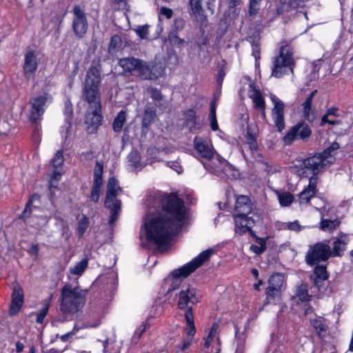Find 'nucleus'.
Instances as JSON below:
<instances>
[{
    "mask_svg": "<svg viewBox=\"0 0 353 353\" xmlns=\"http://www.w3.org/2000/svg\"><path fill=\"white\" fill-rule=\"evenodd\" d=\"M144 221H188L191 214L175 193L150 196Z\"/></svg>",
    "mask_w": 353,
    "mask_h": 353,
    "instance_id": "obj_1",
    "label": "nucleus"
},
{
    "mask_svg": "<svg viewBox=\"0 0 353 353\" xmlns=\"http://www.w3.org/2000/svg\"><path fill=\"white\" fill-rule=\"evenodd\" d=\"M183 222H144L140 229L141 239L157 248L167 246L180 231Z\"/></svg>",
    "mask_w": 353,
    "mask_h": 353,
    "instance_id": "obj_2",
    "label": "nucleus"
},
{
    "mask_svg": "<svg viewBox=\"0 0 353 353\" xmlns=\"http://www.w3.org/2000/svg\"><path fill=\"white\" fill-rule=\"evenodd\" d=\"M87 290L70 284L61 290L59 309L64 315L73 316L83 307L86 301Z\"/></svg>",
    "mask_w": 353,
    "mask_h": 353,
    "instance_id": "obj_3",
    "label": "nucleus"
},
{
    "mask_svg": "<svg viewBox=\"0 0 353 353\" xmlns=\"http://www.w3.org/2000/svg\"><path fill=\"white\" fill-rule=\"evenodd\" d=\"M212 253V250H205L191 261L173 270L168 278V281H171L168 292H170L179 288L182 282V279L188 277L205 261H208Z\"/></svg>",
    "mask_w": 353,
    "mask_h": 353,
    "instance_id": "obj_4",
    "label": "nucleus"
},
{
    "mask_svg": "<svg viewBox=\"0 0 353 353\" xmlns=\"http://www.w3.org/2000/svg\"><path fill=\"white\" fill-rule=\"evenodd\" d=\"M101 80L99 70L94 66L90 68L86 72L82 93V99L88 103L89 107L101 108L99 91Z\"/></svg>",
    "mask_w": 353,
    "mask_h": 353,
    "instance_id": "obj_5",
    "label": "nucleus"
},
{
    "mask_svg": "<svg viewBox=\"0 0 353 353\" xmlns=\"http://www.w3.org/2000/svg\"><path fill=\"white\" fill-rule=\"evenodd\" d=\"M339 148V144L336 142H334L322 152L303 159L300 166L303 167L305 172L307 174H318L325 167L329 166L334 162V157L332 153Z\"/></svg>",
    "mask_w": 353,
    "mask_h": 353,
    "instance_id": "obj_6",
    "label": "nucleus"
},
{
    "mask_svg": "<svg viewBox=\"0 0 353 353\" xmlns=\"http://www.w3.org/2000/svg\"><path fill=\"white\" fill-rule=\"evenodd\" d=\"M122 189L119 181L114 177L108 179L106 185L105 205L110 211V220L116 221L121 211V201L118 196L121 194Z\"/></svg>",
    "mask_w": 353,
    "mask_h": 353,
    "instance_id": "obj_7",
    "label": "nucleus"
},
{
    "mask_svg": "<svg viewBox=\"0 0 353 353\" xmlns=\"http://www.w3.org/2000/svg\"><path fill=\"white\" fill-rule=\"evenodd\" d=\"M294 65L292 49L290 46L285 43L280 48L279 56L274 59L272 76L281 78L289 72H292Z\"/></svg>",
    "mask_w": 353,
    "mask_h": 353,
    "instance_id": "obj_8",
    "label": "nucleus"
},
{
    "mask_svg": "<svg viewBox=\"0 0 353 353\" xmlns=\"http://www.w3.org/2000/svg\"><path fill=\"white\" fill-rule=\"evenodd\" d=\"M258 213V210L254 207L249 196L243 194L235 195V205L234 208L233 216L234 218L245 219V221H254L253 216H249L252 214L255 215Z\"/></svg>",
    "mask_w": 353,
    "mask_h": 353,
    "instance_id": "obj_9",
    "label": "nucleus"
},
{
    "mask_svg": "<svg viewBox=\"0 0 353 353\" xmlns=\"http://www.w3.org/2000/svg\"><path fill=\"white\" fill-rule=\"evenodd\" d=\"M203 164L210 172L221 178L225 176L228 179H234L238 175V172L234 169L232 165L219 155L208 163H203Z\"/></svg>",
    "mask_w": 353,
    "mask_h": 353,
    "instance_id": "obj_10",
    "label": "nucleus"
},
{
    "mask_svg": "<svg viewBox=\"0 0 353 353\" xmlns=\"http://www.w3.org/2000/svg\"><path fill=\"white\" fill-rule=\"evenodd\" d=\"M332 255L331 250L327 243L319 242L310 246L305 261L309 265H314L319 261H325Z\"/></svg>",
    "mask_w": 353,
    "mask_h": 353,
    "instance_id": "obj_11",
    "label": "nucleus"
},
{
    "mask_svg": "<svg viewBox=\"0 0 353 353\" xmlns=\"http://www.w3.org/2000/svg\"><path fill=\"white\" fill-rule=\"evenodd\" d=\"M50 101L51 97L47 93H42L32 97L30 99V121L35 122L39 120L45 112L46 104Z\"/></svg>",
    "mask_w": 353,
    "mask_h": 353,
    "instance_id": "obj_12",
    "label": "nucleus"
},
{
    "mask_svg": "<svg viewBox=\"0 0 353 353\" xmlns=\"http://www.w3.org/2000/svg\"><path fill=\"white\" fill-rule=\"evenodd\" d=\"M284 276L282 274H274L268 280V286L265 290L267 299L269 302H276L280 300Z\"/></svg>",
    "mask_w": 353,
    "mask_h": 353,
    "instance_id": "obj_13",
    "label": "nucleus"
},
{
    "mask_svg": "<svg viewBox=\"0 0 353 353\" xmlns=\"http://www.w3.org/2000/svg\"><path fill=\"white\" fill-rule=\"evenodd\" d=\"M270 100L273 103V108L271 111L272 121L279 132L284 130L285 119H284V103L276 95L271 94L270 95Z\"/></svg>",
    "mask_w": 353,
    "mask_h": 353,
    "instance_id": "obj_14",
    "label": "nucleus"
},
{
    "mask_svg": "<svg viewBox=\"0 0 353 353\" xmlns=\"http://www.w3.org/2000/svg\"><path fill=\"white\" fill-rule=\"evenodd\" d=\"M139 63L137 72L142 79L156 80L163 74L164 69L161 65L148 63L141 60Z\"/></svg>",
    "mask_w": 353,
    "mask_h": 353,
    "instance_id": "obj_15",
    "label": "nucleus"
},
{
    "mask_svg": "<svg viewBox=\"0 0 353 353\" xmlns=\"http://www.w3.org/2000/svg\"><path fill=\"white\" fill-rule=\"evenodd\" d=\"M72 29L79 38H82L86 34L88 28V23L84 11L79 6L73 8Z\"/></svg>",
    "mask_w": 353,
    "mask_h": 353,
    "instance_id": "obj_16",
    "label": "nucleus"
},
{
    "mask_svg": "<svg viewBox=\"0 0 353 353\" xmlns=\"http://www.w3.org/2000/svg\"><path fill=\"white\" fill-rule=\"evenodd\" d=\"M201 294L194 288H187L185 290H183L179 292L178 307L181 310L189 308L192 309V306L189 304L194 305L200 301Z\"/></svg>",
    "mask_w": 353,
    "mask_h": 353,
    "instance_id": "obj_17",
    "label": "nucleus"
},
{
    "mask_svg": "<svg viewBox=\"0 0 353 353\" xmlns=\"http://www.w3.org/2000/svg\"><path fill=\"white\" fill-rule=\"evenodd\" d=\"M311 133L312 131L309 125L301 122L292 128L283 139L286 145H290L296 139H305L309 138Z\"/></svg>",
    "mask_w": 353,
    "mask_h": 353,
    "instance_id": "obj_18",
    "label": "nucleus"
},
{
    "mask_svg": "<svg viewBox=\"0 0 353 353\" xmlns=\"http://www.w3.org/2000/svg\"><path fill=\"white\" fill-rule=\"evenodd\" d=\"M101 109L97 107H89L85 117V123L89 133H94L101 124L102 116Z\"/></svg>",
    "mask_w": 353,
    "mask_h": 353,
    "instance_id": "obj_19",
    "label": "nucleus"
},
{
    "mask_svg": "<svg viewBox=\"0 0 353 353\" xmlns=\"http://www.w3.org/2000/svg\"><path fill=\"white\" fill-rule=\"evenodd\" d=\"M248 97L252 99L254 109L261 114L262 119L266 120L265 102L260 90L256 89L253 85H250Z\"/></svg>",
    "mask_w": 353,
    "mask_h": 353,
    "instance_id": "obj_20",
    "label": "nucleus"
},
{
    "mask_svg": "<svg viewBox=\"0 0 353 353\" xmlns=\"http://www.w3.org/2000/svg\"><path fill=\"white\" fill-rule=\"evenodd\" d=\"M38 68L37 54L33 50H28L24 55L23 72L27 79H32Z\"/></svg>",
    "mask_w": 353,
    "mask_h": 353,
    "instance_id": "obj_21",
    "label": "nucleus"
},
{
    "mask_svg": "<svg viewBox=\"0 0 353 353\" xmlns=\"http://www.w3.org/2000/svg\"><path fill=\"white\" fill-rule=\"evenodd\" d=\"M202 1L203 0H189L190 16L194 21L201 23H205L207 19V17L205 14V11L202 7ZM211 1H214V0L208 1L207 3L208 4V7L210 6Z\"/></svg>",
    "mask_w": 353,
    "mask_h": 353,
    "instance_id": "obj_22",
    "label": "nucleus"
},
{
    "mask_svg": "<svg viewBox=\"0 0 353 353\" xmlns=\"http://www.w3.org/2000/svg\"><path fill=\"white\" fill-rule=\"evenodd\" d=\"M303 170V173L307 174L305 172V169L303 166H301ZM307 174H309L307 173ZM312 176L310 178L309 183L307 187L305 188L300 194H299V203L300 204H305L307 203L311 198H312L316 192V185L318 183V177L317 174H311Z\"/></svg>",
    "mask_w": 353,
    "mask_h": 353,
    "instance_id": "obj_23",
    "label": "nucleus"
},
{
    "mask_svg": "<svg viewBox=\"0 0 353 353\" xmlns=\"http://www.w3.org/2000/svg\"><path fill=\"white\" fill-rule=\"evenodd\" d=\"M194 143L195 149L201 157L210 160V161L214 158V151L208 141L199 137H195Z\"/></svg>",
    "mask_w": 353,
    "mask_h": 353,
    "instance_id": "obj_24",
    "label": "nucleus"
},
{
    "mask_svg": "<svg viewBox=\"0 0 353 353\" xmlns=\"http://www.w3.org/2000/svg\"><path fill=\"white\" fill-rule=\"evenodd\" d=\"M23 303V292L19 283H15L12 294V302L10 307V314L14 315L19 312Z\"/></svg>",
    "mask_w": 353,
    "mask_h": 353,
    "instance_id": "obj_25",
    "label": "nucleus"
},
{
    "mask_svg": "<svg viewBox=\"0 0 353 353\" xmlns=\"http://www.w3.org/2000/svg\"><path fill=\"white\" fill-rule=\"evenodd\" d=\"M64 158L62 150H58L51 160V165L53 168V172L51 174V181H59L61 176Z\"/></svg>",
    "mask_w": 353,
    "mask_h": 353,
    "instance_id": "obj_26",
    "label": "nucleus"
},
{
    "mask_svg": "<svg viewBox=\"0 0 353 353\" xmlns=\"http://www.w3.org/2000/svg\"><path fill=\"white\" fill-rule=\"evenodd\" d=\"M349 241V238L347 235H342L336 239L333 244L332 250H331V256H341L346 249V245Z\"/></svg>",
    "mask_w": 353,
    "mask_h": 353,
    "instance_id": "obj_27",
    "label": "nucleus"
},
{
    "mask_svg": "<svg viewBox=\"0 0 353 353\" xmlns=\"http://www.w3.org/2000/svg\"><path fill=\"white\" fill-rule=\"evenodd\" d=\"M39 199L40 196L37 194H34L27 202L26 207L19 218L23 219L33 218V216H31V214L32 212V207L34 210L36 209L37 205L33 204L37 202L39 203Z\"/></svg>",
    "mask_w": 353,
    "mask_h": 353,
    "instance_id": "obj_28",
    "label": "nucleus"
},
{
    "mask_svg": "<svg viewBox=\"0 0 353 353\" xmlns=\"http://www.w3.org/2000/svg\"><path fill=\"white\" fill-rule=\"evenodd\" d=\"M140 62L139 59L133 57L123 58L119 60V65L125 72H136Z\"/></svg>",
    "mask_w": 353,
    "mask_h": 353,
    "instance_id": "obj_29",
    "label": "nucleus"
},
{
    "mask_svg": "<svg viewBox=\"0 0 353 353\" xmlns=\"http://www.w3.org/2000/svg\"><path fill=\"white\" fill-rule=\"evenodd\" d=\"M311 296L309 295L307 292V287L305 284H301L296 288V292L294 295V299H296L301 302L307 301L310 299Z\"/></svg>",
    "mask_w": 353,
    "mask_h": 353,
    "instance_id": "obj_30",
    "label": "nucleus"
},
{
    "mask_svg": "<svg viewBox=\"0 0 353 353\" xmlns=\"http://www.w3.org/2000/svg\"><path fill=\"white\" fill-rule=\"evenodd\" d=\"M52 299V294H51L48 299H45L43 301V308L39 310V312L37 314V319L36 321L38 323H42L43 322V320L45 317L46 316L48 310L50 306V303Z\"/></svg>",
    "mask_w": 353,
    "mask_h": 353,
    "instance_id": "obj_31",
    "label": "nucleus"
},
{
    "mask_svg": "<svg viewBox=\"0 0 353 353\" xmlns=\"http://www.w3.org/2000/svg\"><path fill=\"white\" fill-rule=\"evenodd\" d=\"M88 265V259L85 258L78 262L74 267L70 268L69 272L71 274L80 276L84 272Z\"/></svg>",
    "mask_w": 353,
    "mask_h": 353,
    "instance_id": "obj_32",
    "label": "nucleus"
},
{
    "mask_svg": "<svg viewBox=\"0 0 353 353\" xmlns=\"http://www.w3.org/2000/svg\"><path fill=\"white\" fill-rule=\"evenodd\" d=\"M185 319L186 320L187 327L188 329L187 334L188 336H193L196 332V328L194 323V315L191 308L186 310L185 313Z\"/></svg>",
    "mask_w": 353,
    "mask_h": 353,
    "instance_id": "obj_33",
    "label": "nucleus"
},
{
    "mask_svg": "<svg viewBox=\"0 0 353 353\" xmlns=\"http://www.w3.org/2000/svg\"><path fill=\"white\" fill-rule=\"evenodd\" d=\"M316 92V90L312 91L305 99V101L302 103V107L303 109V117L305 119H310V113L311 110L312 100Z\"/></svg>",
    "mask_w": 353,
    "mask_h": 353,
    "instance_id": "obj_34",
    "label": "nucleus"
},
{
    "mask_svg": "<svg viewBox=\"0 0 353 353\" xmlns=\"http://www.w3.org/2000/svg\"><path fill=\"white\" fill-rule=\"evenodd\" d=\"M315 285H319L320 281H324L327 279V273L325 265H317L314 270Z\"/></svg>",
    "mask_w": 353,
    "mask_h": 353,
    "instance_id": "obj_35",
    "label": "nucleus"
},
{
    "mask_svg": "<svg viewBox=\"0 0 353 353\" xmlns=\"http://www.w3.org/2000/svg\"><path fill=\"white\" fill-rule=\"evenodd\" d=\"M126 119V112L124 110H121L117 117L113 121V130L115 132H120L123 128V123Z\"/></svg>",
    "mask_w": 353,
    "mask_h": 353,
    "instance_id": "obj_36",
    "label": "nucleus"
},
{
    "mask_svg": "<svg viewBox=\"0 0 353 353\" xmlns=\"http://www.w3.org/2000/svg\"><path fill=\"white\" fill-rule=\"evenodd\" d=\"M278 199L281 206H289L294 201L293 195L290 192H283L278 194Z\"/></svg>",
    "mask_w": 353,
    "mask_h": 353,
    "instance_id": "obj_37",
    "label": "nucleus"
},
{
    "mask_svg": "<svg viewBox=\"0 0 353 353\" xmlns=\"http://www.w3.org/2000/svg\"><path fill=\"white\" fill-rule=\"evenodd\" d=\"M210 121L211 128L213 131H216L219 129V125L216 121V106L214 103H212L210 106Z\"/></svg>",
    "mask_w": 353,
    "mask_h": 353,
    "instance_id": "obj_38",
    "label": "nucleus"
},
{
    "mask_svg": "<svg viewBox=\"0 0 353 353\" xmlns=\"http://www.w3.org/2000/svg\"><path fill=\"white\" fill-rule=\"evenodd\" d=\"M177 32L173 30L170 31L168 39L172 45L179 46L184 43V40L179 37Z\"/></svg>",
    "mask_w": 353,
    "mask_h": 353,
    "instance_id": "obj_39",
    "label": "nucleus"
},
{
    "mask_svg": "<svg viewBox=\"0 0 353 353\" xmlns=\"http://www.w3.org/2000/svg\"><path fill=\"white\" fill-rule=\"evenodd\" d=\"M154 117V113L152 111V110H151V109L145 110V112H144L143 118L142 120L143 127L148 128L150 125Z\"/></svg>",
    "mask_w": 353,
    "mask_h": 353,
    "instance_id": "obj_40",
    "label": "nucleus"
},
{
    "mask_svg": "<svg viewBox=\"0 0 353 353\" xmlns=\"http://www.w3.org/2000/svg\"><path fill=\"white\" fill-rule=\"evenodd\" d=\"M341 222H321L320 229L325 232H332L339 225Z\"/></svg>",
    "mask_w": 353,
    "mask_h": 353,
    "instance_id": "obj_41",
    "label": "nucleus"
},
{
    "mask_svg": "<svg viewBox=\"0 0 353 353\" xmlns=\"http://www.w3.org/2000/svg\"><path fill=\"white\" fill-rule=\"evenodd\" d=\"M186 123L190 130L196 128V116L195 112L190 110L186 113Z\"/></svg>",
    "mask_w": 353,
    "mask_h": 353,
    "instance_id": "obj_42",
    "label": "nucleus"
},
{
    "mask_svg": "<svg viewBox=\"0 0 353 353\" xmlns=\"http://www.w3.org/2000/svg\"><path fill=\"white\" fill-rule=\"evenodd\" d=\"M310 323L319 335H321L325 332V326L321 319H312Z\"/></svg>",
    "mask_w": 353,
    "mask_h": 353,
    "instance_id": "obj_43",
    "label": "nucleus"
},
{
    "mask_svg": "<svg viewBox=\"0 0 353 353\" xmlns=\"http://www.w3.org/2000/svg\"><path fill=\"white\" fill-rule=\"evenodd\" d=\"M251 226L247 225H243L242 222H236L235 225V232L239 234H243L249 232L250 233Z\"/></svg>",
    "mask_w": 353,
    "mask_h": 353,
    "instance_id": "obj_44",
    "label": "nucleus"
},
{
    "mask_svg": "<svg viewBox=\"0 0 353 353\" xmlns=\"http://www.w3.org/2000/svg\"><path fill=\"white\" fill-rule=\"evenodd\" d=\"M150 97L156 101H160L163 99V96L159 90L155 88H149L147 90Z\"/></svg>",
    "mask_w": 353,
    "mask_h": 353,
    "instance_id": "obj_45",
    "label": "nucleus"
},
{
    "mask_svg": "<svg viewBox=\"0 0 353 353\" xmlns=\"http://www.w3.org/2000/svg\"><path fill=\"white\" fill-rule=\"evenodd\" d=\"M185 25V21L183 18H177L174 20V29L173 31H181L182 30Z\"/></svg>",
    "mask_w": 353,
    "mask_h": 353,
    "instance_id": "obj_46",
    "label": "nucleus"
},
{
    "mask_svg": "<svg viewBox=\"0 0 353 353\" xmlns=\"http://www.w3.org/2000/svg\"><path fill=\"white\" fill-rule=\"evenodd\" d=\"M166 165L174 171H176L178 174H180L183 172V168L179 164L178 161H167Z\"/></svg>",
    "mask_w": 353,
    "mask_h": 353,
    "instance_id": "obj_47",
    "label": "nucleus"
},
{
    "mask_svg": "<svg viewBox=\"0 0 353 353\" xmlns=\"http://www.w3.org/2000/svg\"><path fill=\"white\" fill-rule=\"evenodd\" d=\"M285 228L296 232L300 231L303 227L299 224V222H285Z\"/></svg>",
    "mask_w": 353,
    "mask_h": 353,
    "instance_id": "obj_48",
    "label": "nucleus"
},
{
    "mask_svg": "<svg viewBox=\"0 0 353 353\" xmlns=\"http://www.w3.org/2000/svg\"><path fill=\"white\" fill-rule=\"evenodd\" d=\"M10 131V125L5 120H0V134H6Z\"/></svg>",
    "mask_w": 353,
    "mask_h": 353,
    "instance_id": "obj_49",
    "label": "nucleus"
},
{
    "mask_svg": "<svg viewBox=\"0 0 353 353\" xmlns=\"http://www.w3.org/2000/svg\"><path fill=\"white\" fill-rule=\"evenodd\" d=\"M261 0H250V14L254 15L259 10L258 4Z\"/></svg>",
    "mask_w": 353,
    "mask_h": 353,
    "instance_id": "obj_50",
    "label": "nucleus"
},
{
    "mask_svg": "<svg viewBox=\"0 0 353 353\" xmlns=\"http://www.w3.org/2000/svg\"><path fill=\"white\" fill-rule=\"evenodd\" d=\"M101 188L93 187L90 195V199L94 202H97L100 197Z\"/></svg>",
    "mask_w": 353,
    "mask_h": 353,
    "instance_id": "obj_51",
    "label": "nucleus"
},
{
    "mask_svg": "<svg viewBox=\"0 0 353 353\" xmlns=\"http://www.w3.org/2000/svg\"><path fill=\"white\" fill-rule=\"evenodd\" d=\"M88 228V222H79L77 228L78 235L81 237Z\"/></svg>",
    "mask_w": 353,
    "mask_h": 353,
    "instance_id": "obj_52",
    "label": "nucleus"
},
{
    "mask_svg": "<svg viewBox=\"0 0 353 353\" xmlns=\"http://www.w3.org/2000/svg\"><path fill=\"white\" fill-rule=\"evenodd\" d=\"M250 235L256 239V243L259 244L260 246L266 249V239L257 236L253 230H250Z\"/></svg>",
    "mask_w": 353,
    "mask_h": 353,
    "instance_id": "obj_53",
    "label": "nucleus"
},
{
    "mask_svg": "<svg viewBox=\"0 0 353 353\" xmlns=\"http://www.w3.org/2000/svg\"><path fill=\"white\" fill-rule=\"evenodd\" d=\"M252 55L254 57L255 59H260V46L258 43H253L252 44Z\"/></svg>",
    "mask_w": 353,
    "mask_h": 353,
    "instance_id": "obj_54",
    "label": "nucleus"
},
{
    "mask_svg": "<svg viewBox=\"0 0 353 353\" xmlns=\"http://www.w3.org/2000/svg\"><path fill=\"white\" fill-rule=\"evenodd\" d=\"M136 32L137 33V34L141 38V39H145L146 38L148 34V27L147 26H141V27H139L137 30H136Z\"/></svg>",
    "mask_w": 353,
    "mask_h": 353,
    "instance_id": "obj_55",
    "label": "nucleus"
},
{
    "mask_svg": "<svg viewBox=\"0 0 353 353\" xmlns=\"http://www.w3.org/2000/svg\"><path fill=\"white\" fill-rule=\"evenodd\" d=\"M160 14L165 16L167 19H171L173 14L172 9L167 7H162L160 10Z\"/></svg>",
    "mask_w": 353,
    "mask_h": 353,
    "instance_id": "obj_56",
    "label": "nucleus"
},
{
    "mask_svg": "<svg viewBox=\"0 0 353 353\" xmlns=\"http://www.w3.org/2000/svg\"><path fill=\"white\" fill-rule=\"evenodd\" d=\"M102 174L103 165L97 161L94 169V177H102Z\"/></svg>",
    "mask_w": 353,
    "mask_h": 353,
    "instance_id": "obj_57",
    "label": "nucleus"
},
{
    "mask_svg": "<svg viewBox=\"0 0 353 353\" xmlns=\"http://www.w3.org/2000/svg\"><path fill=\"white\" fill-rule=\"evenodd\" d=\"M247 134H248V140L249 141L250 149L251 150H256L257 143H256L255 138L252 134H250L249 132H247Z\"/></svg>",
    "mask_w": 353,
    "mask_h": 353,
    "instance_id": "obj_58",
    "label": "nucleus"
},
{
    "mask_svg": "<svg viewBox=\"0 0 353 353\" xmlns=\"http://www.w3.org/2000/svg\"><path fill=\"white\" fill-rule=\"evenodd\" d=\"M265 250L266 249H265L263 247L258 246L256 245H252L250 246V250L258 255L264 252Z\"/></svg>",
    "mask_w": 353,
    "mask_h": 353,
    "instance_id": "obj_59",
    "label": "nucleus"
},
{
    "mask_svg": "<svg viewBox=\"0 0 353 353\" xmlns=\"http://www.w3.org/2000/svg\"><path fill=\"white\" fill-rule=\"evenodd\" d=\"M218 329V324L214 323L210 330V332L208 335V338L213 339L214 337H216V332Z\"/></svg>",
    "mask_w": 353,
    "mask_h": 353,
    "instance_id": "obj_60",
    "label": "nucleus"
},
{
    "mask_svg": "<svg viewBox=\"0 0 353 353\" xmlns=\"http://www.w3.org/2000/svg\"><path fill=\"white\" fill-rule=\"evenodd\" d=\"M128 158L132 161L134 165L136 166L139 159L138 152L137 151L131 152L128 155Z\"/></svg>",
    "mask_w": 353,
    "mask_h": 353,
    "instance_id": "obj_61",
    "label": "nucleus"
},
{
    "mask_svg": "<svg viewBox=\"0 0 353 353\" xmlns=\"http://www.w3.org/2000/svg\"><path fill=\"white\" fill-rule=\"evenodd\" d=\"M338 108L335 107H332L329 108L326 112V116H334V117H339L337 114Z\"/></svg>",
    "mask_w": 353,
    "mask_h": 353,
    "instance_id": "obj_62",
    "label": "nucleus"
},
{
    "mask_svg": "<svg viewBox=\"0 0 353 353\" xmlns=\"http://www.w3.org/2000/svg\"><path fill=\"white\" fill-rule=\"evenodd\" d=\"M120 41V37L117 35L112 37L110 39V48H116L117 43Z\"/></svg>",
    "mask_w": 353,
    "mask_h": 353,
    "instance_id": "obj_63",
    "label": "nucleus"
},
{
    "mask_svg": "<svg viewBox=\"0 0 353 353\" xmlns=\"http://www.w3.org/2000/svg\"><path fill=\"white\" fill-rule=\"evenodd\" d=\"M103 183L102 177H94L93 187L101 188Z\"/></svg>",
    "mask_w": 353,
    "mask_h": 353,
    "instance_id": "obj_64",
    "label": "nucleus"
}]
</instances>
